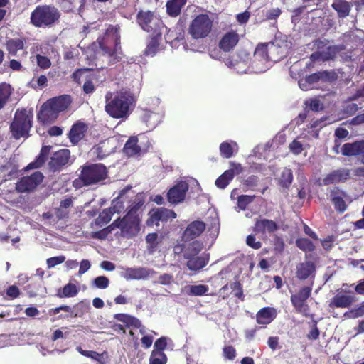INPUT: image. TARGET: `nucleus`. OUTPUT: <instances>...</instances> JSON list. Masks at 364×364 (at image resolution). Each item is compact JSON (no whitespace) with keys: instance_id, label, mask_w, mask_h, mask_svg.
I'll return each instance as SVG.
<instances>
[{"instance_id":"nucleus-1","label":"nucleus","mask_w":364,"mask_h":364,"mask_svg":"<svg viewBox=\"0 0 364 364\" xmlns=\"http://www.w3.org/2000/svg\"><path fill=\"white\" fill-rule=\"evenodd\" d=\"M105 112L114 119L127 118L131 113V107L133 106L134 98L128 91H117L114 93L110 92L105 95Z\"/></svg>"},{"instance_id":"nucleus-2","label":"nucleus","mask_w":364,"mask_h":364,"mask_svg":"<svg viewBox=\"0 0 364 364\" xmlns=\"http://www.w3.org/2000/svg\"><path fill=\"white\" fill-rule=\"evenodd\" d=\"M61 13L54 5H38L31 12L30 23L36 28H50L58 23Z\"/></svg>"},{"instance_id":"nucleus-3","label":"nucleus","mask_w":364,"mask_h":364,"mask_svg":"<svg viewBox=\"0 0 364 364\" xmlns=\"http://www.w3.org/2000/svg\"><path fill=\"white\" fill-rule=\"evenodd\" d=\"M107 176V167L102 164H86L81 167L79 177L73 181L75 188L96 184Z\"/></svg>"},{"instance_id":"nucleus-4","label":"nucleus","mask_w":364,"mask_h":364,"mask_svg":"<svg viewBox=\"0 0 364 364\" xmlns=\"http://www.w3.org/2000/svg\"><path fill=\"white\" fill-rule=\"evenodd\" d=\"M33 113L26 108L17 109L9 129L15 139L28 138L33 124Z\"/></svg>"},{"instance_id":"nucleus-5","label":"nucleus","mask_w":364,"mask_h":364,"mask_svg":"<svg viewBox=\"0 0 364 364\" xmlns=\"http://www.w3.org/2000/svg\"><path fill=\"white\" fill-rule=\"evenodd\" d=\"M97 43L102 55L109 57L114 56L119 50H121L119 28H111L107 29L102 37L97 38Z\"/></svg>"},{"instance_id":"nucleus-6","label":"nucleus","mask_w":364,"mask_h":364,"mask_svg":"<svg viewBox=\"0 0 364 364\" xmlns=\"http://www.w3.org/2000/svg\"><path fill=\"white\" fill-rule=\"evenodd\" d=\"M136 21L142 30L150 33L159 32L164 27L161 18L149 10L138 11Z\"/></svg>"},{"instance_id":"nucleus-7","label":"nucleus","mask_w":364,"mask_h":364,"mask_svg":"<svg viewBox=\"0 0 364 364\" xmlns=\"http://www.w3.org/2000/svg\"><path fill=\"white\" fill-rule=\"evenodd\" d=\"M213 28V21L208 14L197 15L191 22L188 33L193 39L204 38L208 36Z\"/></svg>"},{"instance_id":"nucleus-8","label":"nucleus","mask_w":364,"mask_h":364,"mask_svg":"<svg viewBox=\"0 0 364 364\" xmlns=\"http://www.w3.org/2000/svg\"><path fill=\"white\" fill-rule=\"evenodd\" d=\"M119 220V230L122 237L131 239L136 237L141 230V219L139 215H134L132 211H127Z\"/></svg>"},{"instance_id":"nucleus-9","label":"nucleus","mask_w":364,"mask_h":364,"mask_svg":"<svg viewBox=\"0 0 364 364\" xmlns=\"http://www.w3.org/2000/svg\"><path fill=\"white\" fill-rule=\"evenodd\" d=\"M311 286H305L300 288L296 294H291L290 301L296 312L306 316L308 315L309 306L306 301L311 296Z\"/></svg>"},{"instance_id":"nucleus-10","label":"nucleus","mask_w":364,"mask_h":364,"mask_svg":"<svg viewBox=\"0 0 364 364\" xmlns=\"http://www.w3.org/2000/svg\"><path fill=\"white\" fill-rule=\"evenodd\" d=\"M277 49L273 43H259L254 52V63L256 66L264 65L269 61H276L273 58L272 53Z\"/></svg>"},{"instance_id":"nucleus-11","label":"nucleus","mask_w":364,"mask_h":364,"mask_svg":"<svg viewBox=\"0 0 364 364\" xmlns=\"http://www.w3.org/2000/svg\"><path fill=\"white\" fill-rule=\"evenodd\" d=\"M44 176L40 171H36L31 176L22 177L16 184L18 193H28L33 191L43 181Z\"/></svg>"},{"instance_id":"nucleus-12","label":"nucleus","mask_w":364,"mask_h":364,"mask_svg":"<svg viewBox=\"0 0 364 364\" xmlns=\"http://www.w3.org/2000/svg\"><path fill=\"white\" fill-rule=\"evenodd\" d=\"M189 185L186 181H181L171 187L167 192L166 197L171 204L182 203L188 191Z\"/></svg>"},{"instance_id":"nucleus-13","label":"nucleus","mask_w":364,"mask_h":364,"mask_svg":"<svg viewBox=\"0 0 364 364\" xmlns=\"http://www.w3.org/2000/svg\"><path fill=\"white\" fill-rule=\"evenodd\" d=\"M149 215V218L146 221L147 225H152L154 223L159 225V221L167 222L176 218V213L173 210L165 208L152 209Z\"/></svg>"},{"instance_id":"nucleus-14","label":"nucleus","mask_w":364,"mask_h":364,"mask_svg":"<svg viewBox=\"0 0 364 364\" xmlns=\"http://www.w3.org/2000/svg\"><path fill=\"white\" fill-rule=\"evenodd\" d=\"M70 151L67 149H62L55 151L48 162V166L53 171H59L69 163Z\"/></svg>"},{"instance_id":"nucleus-15","label":"nucleus","mask_w":364,"mask_h":364,"mask_svg":"<svg viewBox=\"0 0 364 364\" xmlns=\"http://www.w3.org/2000/svg\"><path fill=\"white\" fill-rule=\"evenodd\" d=\"M156 274V272L147 267H129L124 270L123 277L127 280L146 279Z\"/></svg>"},{"instance_id":"nucleus-16","label":"nucleus","mask_w":364,"mask_h":364,"mask_svg":"<svg viewBox=\"0 0 364 364\" xmlns=\"http://www.w3.org/2000/svg\"><path fill=\"white\" fill-rule=\"evenodd\" d=\"M240 40L239 34L236 31L231 30L225 33L218 43V47L223 51L228 53L232 51L237 45Z\"/></svg>"},{"instance_id":"nucleus-17","label":"nucleus","mask_w":364,"mask_h":364,"mask_svg":"<svg viewBox=\"0 0 364 364\" xmlns=\"http://www.w3.org/2000/svg\"><path fill=\"white\" fill-rule=\"evenodd\" d=\"M87 129V124L83 122L77 121L74 123L68 134V137L72 144H77L84 138Z\"/></svg>"},{"instance_id":"nucleus-18","label":"nucleus","mask_w":364,"mask_h":364,"mask_svg":"<svg viewBox=\"0 0 364 364\" xmlns=\"http://www.w3.org/2000/svg\"><path fill=\"white\" fill-rule=\"evenodd\" d=\"M279 229L277 223L272 220L262 218L257 219L253 227V232L255 235H264L267 232L274 233Z\"/></svg>"},{"instance_id":"nucleus-19","label":"nucleus","mask_w":364,"mask_h":364,"mask_svg":"<svg viewBox=\"0 0 364 364\" xmlns=\"http://www.w3.org/2000/svg\"><path fill=\"white\" fill-rule=\"evenodd\" d=\"M350 170L346 168H339L334 170L326 175L323 179L325 186L333 183L344 182L350 178Z\"/></svg>"},{"instance_id":"nucleus-20","label":"nucleus","mask_w":364,"mask_h":364,"mask_svg":"<svg viewBox=\"0 0 364 364\" xmlns=\"http://www.w3.org/2000/svg\"><path fill=\"white\" fill-rule=\"evenodd\" d=\"M316 266L314 262L307 261L299 263L296 266V277L299 280L304 281L309 277H314Z\"/></svg>"},{"instance_id":"nucleus-21","label":"nucleus","mask_w":364,"mask_h":364,"mask_svg":"<svg viewBox=\"0 0 364 364\" xmlns=\"http://www.w3.org/2000/svg\"><path fill=\"white\" fill-rule=\"evenodd\" d=\"M341 153L345 156H364V140L355 141L353 143H346L341 148Z\"/></svg>"},{"instance_id":"nucleus-22","label":"nucleus","mask_w":364,"mask_h":364,"mask_svg":"<svg viewBox=\"0 0 364 364\" xmlns=\"http://www.w3.org/2000/svg\"><path fill=\"white\" fill-rule=\"evenodd\" d=\"M205 229V224L203 221L195 220L191 222L183 232L186 240H193L199 237Z\"/></svg>"},{"instance_id":"nucleus-23","label":"nucleus","mask_w":364,"mask_h":364,"mask_svg":"<svg viewBox=\"0 0 364 364\" xmlns=\"http://www.w3.org/2000/svg\"><path fill=\"white\" fill-rule=\"evenodd\" d=\"M131 189L132 187L130 186L125 187L120 191L118 196L112 201V206L109 208H113L114 213H120V211L124 208V203L126 202H129V198H132V196L129 195Z\"/></svg>"},{"instance_id":"nucleus-24","label":"nucleus","mask_w":364,"mask_h":364,"mask_svg":"<svg viewBox=\"0 0 364 364\" xmlns=\"http://www.w3.org/2000/svg\"><path fill=\"white\" fill-rule=\"evenodd\" d=\"M58 117V113L46 101L38 113V119L43 124L53 122Z\"/></svg>"},{"instance_id":"nucleus-25","label":"nucleus","mask_w":364,"mask_h":364,"mask_svg":"<svg viewBox=\"0 0 364 364\" xmlns=\"http://www.w3.org/2000/svg\"><path fill=\"white\" fill-rule=\"evenodd\" d=\"M26 43V38H7L4 46L9 55L16 56L18 51L24 48Z\"/></svg>"},{"instance_id":"nucleus-26","label":"nucleus","mask_w":364,"mask_h":364,"mask_svg":"<svg viewBox=\"0 0 364 364\" xmlns=\"http://www.w3.org/2000/svg\"><path fill=\"white\" fill-rule=\"evenodd\" d=\"M346 194L343 191L336 188L331 191V200L334 205L335 209L342 213L346 211L347 205L343 198Z\"/></svg>"},{"instance_id":"nucleus-27","label":"nucleus","mask_w":364,"mask_h":364,"mask_svg":"<svg viewBox=\"0 0 364 364\" xmlns=\"http://www.w3.org/2000/svg\"><path fill=\"white\" fill-rule=\"evenodd\" d=\"M47 102L59 114L70 106L71 97L68 95H63L49 99Z\"/></svg>"},{"instance_id":"nucleus-28","label":"nucleus","mask_w":364,"mask_h":364,"mask_svg":"<svg viewBox=\"0 0 364 364\" xmlns=\"http://www.w3.org/2000/svg\"><path fill=\"white\" fill-rule=\"evenodd\" d=\"M277 316L276 309L272 307H264L256 314L257 323L262 325L269 324Z\"/></svg>"},{"instance_id":"nucleus-29","label":"nucleus","mask_w":364,"mask_h":364,"mask_svg":"<svg viewBox=\"0 0 364 364\" xmlns=\"http://www.w3.org/2000/svg\"><path fill=\"white\" fill-rule=\"evenodd\" d=\"M354 301V296L348 294H338L335 295L329 303L330 308H348Z\"/></svg>"},{"instance_id":"nucleus-30","label":"nucleus","mask_w":364,"mask_h":364,"mask_svg":"<svg viewBox=\"0 0 364 364\" xmlns=\"http://www.w3.org/2000/svg\"><path fill=\"white\" fill-rule=\"evenodd\" d=\"M352 4L346 0H333L332 8L337 12L338 16L341 18L349 16Z\"/></svg>"},{"instance_id":"nucleus-31","label":"nucleus","mask_w":364,"mask_h":364,"mask_svg":"<svg viewBox=\"0 0 364 364\" xmlns=\"http://www.w3.org/2000/svg\"><path fill=\"white\" fill-rule=\"evenodd\" d=\"M336 55V48L335 47L328 46L326 50L313 53L310 56V59L312 63L319 60L327 61L334 59Z\"/></svg>"},{"instance_id":"nucleus-32","label":"nucleus","mask_w":364,"mask_h":364,"mask_svg":"<svg viewBox=\"0 0 364 364\" xmlns=\"http://www.w3.org/2000/svg\"><path fill=\"white\" fill-rule=\"evenodd\" d=\"M187 0H168L166 4V13L171 17H176L181 13Z\"/></svg>"},{"instance_id":"nucleus-33","label":"nucleus","mask_w":364,"mask_h":364,"mask_svg":"<svg viewBox=\"0 0 364 364\" xmlns=\"http://www.w3.org/2000/svg\"><path fill=\"white\" fill-rule=\"evenodd\" d=\"M51 149L50 146H43L39 155L36 157V160L30 163L26 168V170H31L38 168L41 167L46 162L48 154Z\"/></svg>"},{"instance_id":"nucleus-34","label":"nucleus","mask_w":364,"mask_h":364,"mask_svg":"<svg viewBox=\"0 0 364 364\" xmlns=\"http://www.w3.org/2000/svg\"><path fill=\"white\" fill-rule=\"evenodd\" d=\"M209 262V256H196L187 259L186 266L191 271H198L205 267Z\"/></svg>"},{"instance_id":"nucleus-35","label":"nucleus","mask_w":364,"mask_h":364,"mask_svg":"<svg viewBox=\"0 0 364 364\" xmlns=\"http://www.w3.org/2000/svg\"><path fill=\"white\" fill-rule=\"evenodd\" d=\"M61 311H64L65 314H62L58 316V319L65 320L68 319L70 317H76L78 316V312H75L74 309H73L70 306L68 305H61L58 307L50 309L48 311V314L50 316H54L59 314Z\"/></svg>"},{"instance_id":"nucleus-36","label":"nucleus","mask_w":364,"mask_h":364,"mask_svg":"<svg viewBox=\"0 0 364 364\" xmlns=\"http://www.w3.org/2000/svg\"><path fill=\"white\" fill-rule=\"evenodd\" d=\"M114 318L116 320L124 323L127 327L140 328L142 326L141 322L139 319L127 314H114Z\"/></svg>"},{"instance_id":"nucleus-37","label":"nucleus","mask_w":364,"mask_h":364,"mask_svg":"<svg viewBox=\"0 0 364 364\" xmlns=\"http://www.w3.org/2000/svg\"><path fill=\"white\" fill-rule=\"evenodd\" d=\"M13 92L14 89L9 83L6 82L0 83V110L9 102Z\"/></svg>"},{"instance_id":"nucleus-38","label":"nucleus","mask_w":364,"mask_h":364,"mask_svg":"<svg viewBox=\"0 0 364 364\" xmlns=\"http://www.w3.org/2000/svg\"><path fill=\"white\" fill-rule=\"evenodd\" d=\"M203 249V244L198 240H194L188 244L183 248V257L186 259L198 256Z\"/></svg>"},{"instance_id":"nucleus-39","label":"nucleus","mask_w":364,"mask_h":364,"mask_svg":"<svg viewBox=\"0 0 364 364\" xmlns=\"http://www.w3.org/2000/svg\"><path fill=\"white\" fill-rule=\"evenodd\" d=\"M137 143V136H131L125 143L123 149L124 152L129 156L139 154L141 151V149Z\"/></svg>"},{"instance_id":"nucleus-40","label":"nucleus","mask_w":364,"mask_h":364,"mask_svg":"<svg viewBox=\"0 0 364 364\" xmlns=\"http://www.w3.org/2000/svg\"><path fill=\"white\" fill-rule=\"evenodd\" d=\"M151 33L154 35V36L151 37L146 48L145 54L146 55H154L159 50L160 41L161 40V31Z\"/></svg>"},{"instance_id":"nucleus-41","label":"nucleus","mask_w":364,"mask_h":364,"mask_svg":"<svg viewBox=\"0 0 364 364\" xmlns=\"http://www.w3.org/2000/svg\"><path fill=\"white\" fill-rule=\"evenodd\" d=\"M79 292L77 287L71 282L68 283L63 288H60L55 294L58 298H69L75 296Z\"/></svg>"},{"instance_id":"nucleus-42","label":"nucleus","mask_w":364,"mask_h":364,"mask_svg":"<svg viewBox=\"0 0 364 364\" xmlns=\"http://www.w3.org/2000/svg\"><path fill=\"white\" fill-rule=\"evenodd\" d=\"M114 214L113 208H105L98 215V217L94 220V224L97 228H102L110 222L112 215Z\"/></svg>"},{"instance_id":"nucleus-43","label":"nucleus","mask_w":364,"mask_h":364,"mask_svg":"<svg viewBox=\"0 0 364 364\" xmlns=\"http://www.w3.org/2000/svg\"><path fill=\"white\" fill-rule=\"evenodd\" d=\"M209 287L205 284L187 285L183 291L188 296H201L207 294Z\"/></svg>"},{"instance_id":"nucleus-44","label":"nucleus","mask_w":364,"mask_h":364,"mask_svg":"<svg viewBox=\"0 0 364 364\" xmlns=\"http://www.w3.org/2000/svg\"><path fill=\"white\" fill-rule=\"evenodd\" d=\"M237 144L235 141L222 142L220 145V155L225 159H230L234 156V152L237 151Z\"/></svg>"},{"instance_id":"nucleus-45","label":"nucleus","mask_w":364,"mask_h":364,"mask_svg":"<svg viewBox=\"0 0 364 364\" xmlns=\"http://www.w3.org/2000/svg\"><path fill=\"white\" fill-rule=\"evenodd\" d=\"M234 175V171L232 169L225 171L216 179L215 186L220 189L225 188L233 179Z\"/></svg>"},{"instance_id":"nucleus-46","label":"nucleus","mask_w":364,"mask_h":364,"mask_svg":"<svg viewBox=\"0 0 364 364\" xmlns=\"http://www.w3.org/2000/svg\"><path fill=\"white\" fill-rule=\"evenodd\" d=\"M58 4L63 11L70 12L73 11L77 5L83 6L85 0H58Z\"/></svg>"},{"instance_id":"nucleus-47","label":"nucleus","mask_w":364,"mask_h":364,"mask_svg":"<svg viewBox=\"0 0 364 364\" xmlns=\"http://www.w3.org/2000/svg\"><path fill=\"white\" fill-rule=\"evenodd\" d=\"M129 193H132V197L134 196V199L129 206L128 211H132L134 215H139L138 211L144 204V197L140 193L134 195V193L131 191Z\"/></svg>"},{"instance_id":"nucleus-48","label":"nucleus","mask_w":364,"mask_h":364,"mask_svg":"<svg viewBox=\"0 0 364 364\" xmlns=\"http://www.w3.org/2000/svg\"><path fill=\"white\" fill-rule=\"evenodd\" d=\"M159 119L158 114L148 109L144 111L142 120L148 127H154L157 124Z\"/></svg>"},{"instance_id":"nucleus-49","label":"nucleus","mask_w":364,"mask_h":364,"mask_svg":"<svg viewBox=\"0 0 364 364\" xmlns=\"http://www.w3.org/2000/svg\"><path fill=\"white\" fill-rule=\"evenodd\" d=\"M296 245L301 250L306 252H311L315 250L314 243L307 238L301 237L296 240Z\"/></svg>"},{"instance_id":"nucleus-50","label":"nucleus","mask_w":364,"mask_h":364,"mask_svg":"<svg viewBox=\"0 0 364 364\" xmlns=\"http://www.w3.org/2000/svg\"><path fill=\"white\" fill-rule=\"evenodd\" d=\"M293 181V173L290 169L285 168L279 179V183L284 188H288Z\"/></svg>"},{"instance_id":"nucleus-51","label":"nucleus","mask_w":364,"mask_h":364,"mask_svg":"<svg viewBox=\"0 0 364 364\" xmlns=\"http://www.w3.org/2000/svg\"><path fill=\"white\" fill-rule=\"evenodd\" d=\"M328 75L329 73L328 71H320L307 75L305 77V81L309 85H313L318 82L320 80H326Z\"/></svg>"},{"instance_id":"nucleus-52","label":"nucleus","mask_w":364,"mask_h":364,"mask_svg":"<svg viewBox=\"0 0 364 364\" xmlns=\"http://www.w3.org/2000/svg\"><path fill=\"white\" fill-rule=\"evenodd\" d=\"M0 171L1 172H6L9 171L7 175L6 176V179L8 180H11L14 178H16L18 175V166L13 164L11 162H8L6 164L1 166L0 167Z\"/></svg>"},{"instance_id":"nucleus-53","label":"nucleus","mask_w":364,"mask_h":364,"mask_svg":"<svg viewBox=\"0 0 364 364\" xmlns=\"http://www.w3.org/2000/svg\"><path fill=\"white\" fill-rule=\"evenodd\" d=\"M167 356L165 353L152 351L149 357V364H166Z\"/></svg>"},{"instance_id":"nucleus-54","label":"nucleus","mask_w":364,"mask_h":364,"mask_svg":"<svg viewBox=\"0 0 364 364\" xmlns=\"http://www.w3.org/2000/svg\"><path fill=\"white\" fill-rule=\"evenodd\" d=\"M29 85L34 90H41L48 85L47 77L45 75H41L37 78L33 77L29 82Z\"/></svg>"},{"instance_id":"nucleus-55","label":"nucleus","mask_w":364,"mask_h":364,"mask_svg":"<svg viewBox=\"0 0 364 364\" xmlns=\"http://www.w3.org/2000/svg\"><path fill=\"white\" fill-rule=\"evenodd\" d=\"M255 198V196L241 195L237 198V206L242 210H246L249 204H250Z\"/></svg>"},{"instance_id":"nucleus-56","label":"nucleus","mask_w":364,"mask_h":364,"mask_svg":"<svg viewBox=\"0 0 364 364\" xmlns=\"http://www.w3.org/2000/svg\"><path fill=\"white\" fill-rule=\"evenodd\" d=\"M230 288L234 294V296L242 301L244 300V294L242 284L239 281H236L230 284Z\"/></svg>"},{"instance_id":"nucleus-57","label":"nucleus","mask_w":364,"mask_h":364,"mask_svg":"<svg viewBox=\"0 0 364 364\" xmlns=\"http://www.w3.org/2000/svg\"><path fill=\"white\" fill-rule=\"evenodd\" d=\"M311 330L309 333L306 335V338L310 341H315L319 338L320 336V330L317 326V321L316 320H313L311 325Z\"/></svg>"},{"instance_id":"nucleus-58","label":"nucleus","mask_w":364,"mask_h":364,"mask_svg":"<svg viewBox=\"0 0 364 364\" xmlns=\"http://www.w3.org/2000/svg\"><path fill=\"white\" fill-rule=\"evenodd\" d=\"M93 285L101 289H106L109 284V279L105 276H99L95 278L92 282Z\"/></svg>"},{"instance_id":"nucleus-59","label":"nucleus","mask_w":364,"mask_h":364,"mask_svg":"<svg viewBox=\"0 0 364 364\" xmlns=\"http://www.w3.org/2000/svg\"><path fill=\"white\" fill-rule=\"evenodd\" d=\"M167 347V338L162 336L158 338L154 344V349L152 351H157L160 353H164V350Z\"/></svg>"},{"instance_id":"nucleus-60","label":"nucleus","mask_w":364,"mask_h":364,"mask_svg":"<svg viewBox=\"0 0 364 364\" xmlns=\"http://www.w3.org/2000/svg\"><path fill=\"white\" fill-rule=\"evenodd\" d=\"M36 62L38 66H39L41 69H48L51 66V61L50 58L46 56L41 55L40 54H37L36 55Z\"/></svg>"},{"instance_id":"nucleus-61","label":"nucleus","mask_w":364,"mask_h":364,"mask_svg":"<svg viewBox=\"0 0 364 364\" xmlns=\"http://www.w3.org/2000/svg\"><path fill=\"white\" fill-rule=\"evenodd\" d=\"M273 245L275 253H282L285 246L283 239L277 235L274 236Z\"/></svg>"},{"instance_id":"nucleus-62","label":"nucleus","mask_w":364,"mask_h":364,"mask_svg":"<svg viewBox=\"0 0 364 364\" xmlns=\"http://www.w3.org/2000/svg\"><path fill=\"white\" fill-rule=\"evenodd\" d=\"M65 257L64 255H60L56 257H50L47 259L46 263L48 268H53L56 265L62 264L65 261Z\"/></svg>"},{"instance_id":"nucleus-63","label":"nucleus","mask_w":364,"mask_h":364,"mask_svg":"<svg viewBox=\"0 0 364 364\" xmlns=\"http://www.w3.org/2000/svg\"><path fill=\"white\" fill-rule=\"evenodd\" d=\"M158 234L156 232L149 233L146 237V241L149 245V248L155 250L158 246Z\"/></svg>"},{"instance_id":"nucleus-64","label":"nucleus","mask_w":364,"mask_h":364,"mask_svg":"<svg viewBox=\"0 0 364 364\" xmlns=\"http://www.w3.org/2000/svg\"><path fill=\"white\" fill-rule=\"evenodd\" d=\"M289 148L293 154L298 155L303 151V144L300 141L294 139L289 144Z\"/></svg>"}]
</instances>
